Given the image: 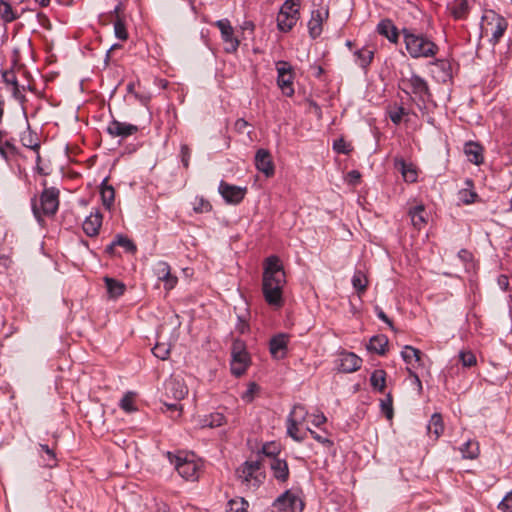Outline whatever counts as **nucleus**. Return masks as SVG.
Listing matches in <instances>:
<instances>
[{
	"label": "nucleus",
	"mask_w": 512,
	"mask_h": 512,
	"mask_svg": "<svg viewBox=\"0 0 512 512\" xmlns=\"http://www.w3.org/2000/svg\"><path fill=\"white\" fill-rule=\"evenodd\" d=\"M408 112L402 106L397 107L395 110L389 112V117L394 124H399L402 121L403 116L407 115Z\"/></svg>",
	"instance_id": "obj_53"
},
{
	"label": "nucleus",
	"mask_w": 512,
	"mask_h": 512,
	"mask_svg": "<svg viewBox=\"0 0 512 512\" xmlns=\"http://www.w3.org/2000/svg\"><path fill=\"white\" fill-rule=\"evenodd\" d=\"M56 440L53 439L48 443H39L36 451L39 455L38 463L43 467L52 468L57 465V456H56Z\"/></svg>",
	"instance_id": "obj_12"
},
{
	"label": "nucleus",
	"mask_w": 512,
	"mask_h": 512,
	"mask_svg": "<svg viewBox=\"0 0 512 512\" xmlns=\"http://www.w3.org/2000/svg\"><path fill=\"white\" fill-rule=\"evenodd\" d=\"M491 26V34L492 37L490 39V42L495 45L499 42L501 37L504 35L508 23L506 19L496 13H493L491 21L487 22V27Z\"/></svg>",
	"instance_id": "obj_19"
},
{
	"label": "nucleus",
	"mask_w": 512,
	"mask_h": 512,
	"mask_svg": "<svg viewBox=\"0 0 512 512\" xmlns=\"http://www.w3.org/2000/svg\"><path fill=\"white\" fill-rule=\"evenodd\" d=\"M4 78L7 82H11L14 85V96L20 100L21 102L24 101V95L23 91L26 89L29 91H32V81L26 80V84H19L16 75L14 74H4Z\"/></svg>",
	"instance_id": "obj_28"
},
{
	"label": "nucleus",
	"mask_w": 512,
	"mask_h": 512,
	"mask_svg": "<svg viewBox=\"0 0 512 512\" xmlns=\"http://www.w3.org/2000/svg\"><path fill=\"white\" fill-rule=\"evenodd\" d=\"M231 357L232 374L237 377L243 375L250 364V356L245 349L244 342L240 340L234 341L232 345Z\"/></svg>",
	"instance_id": "obj_7"
},
{
	"label": "nucleus",
	"mask_w": 512,
	"mask_h": 512,
	"mask_svg": "<svg viewBox=\"0 0 512 512\" xmlns=\"http://www.w3.org/2000/svg\"><path fill=\"white\" fill-rule=\"evenodd\" d=\"M307 431L317 442L322 443L327 446L332 445V442L328 438L321 436L319 433L315 432L314 430L307 428Z\"/></svg>",
	"instance_id": "obj_60"
},
{
	"label": "nucleus",
	"mask_w": 512,
	"mask_h": 512,
	"mask_svg": "<svg viewBox=\"0 0 512 512\" xmlns=\"http://www.w3.org/2000/svg\"><path fill=\"white\" fill-rule=\"evenodd\" d=\"M133 393L128 392L124 395V397L120 400V407L126 412H133L136 410L134 405Z\"/></svg>",
	"instance_id": "obj_46"
},
{
	"label": "nucleus",
	"mask_w": 512,
	"mask_h": 512,
	"mask_svg": "<svg viewBox=\"0 0 512 512\" xmlns=\"http://www.w3.org/2000/svg\"><path fill=\"white\" fill-rule=\"evenodd\" d=\"M114 240H115V243L117 244V246L123 247L127 252H129V253L136 252L135 244L127 237L119 234L115 237Z\"/></svg>",
	"instance_id": "obj_44"
},
{
	"label": "nucleus",
	"mask_w": 512,
	"mask_h": 512,
	"mask_svg": "<svg viewBox=\"0 0 512 512\" xmlns=\"http://www.w3.org/2000/svg\"><path fill=\"white\" fill-rule=\"evenodd\" d=\"M259 387L256 383L252 382L248 385L247 390L242 394L241 398L246 403H250L253 401L255 393L258 391Z\"/></svg>",
	"instance_id": "obj_54"
},
{
	"label": "nucleus",
	"mask_w": 512,
	"mask_h": 512,
	"mask_svg": "<svg viewBox=\"0 0 512 512\" xmlns=\"http://www.w3.org/2000/svg\"><path fill=\"white\" fill-rule=\"evenodd\" d=\"M180 156H181V162L184 166V168L188 169L189 167V161L191 157V149L188 145L182 144L180 148Z\"/></svg>",
	"instance_id": "obj_56"
},
{
	"label": "nucleus",
	"mask_w": 512,
	"mask_h": 512,
	"mask_svg": "<svg viewBox=\"0 0 512 512\" xmlns=\"http://www.w3.org/2000/svg\"><path fill=\"white\" fill-rule=\"evenodd\" d=\"M333 149L337 153L348 155L352 151V146L350 143L346 142L343 138H339L334 141Z\"/></svg>",
	"instance_id": "obj_45"
},
{
	"label": "nucleus",
	"mask_w": 512,
	"mask_h": 512,
	"mask_svg": "<svg viewBox=\"0 0 512 512\" xmlns=\"http://www.w3.org/2000/svg\"><path fill=\"white\" fill-rule=\"evenodd\" d=\"M300 0H286L277 16V27L281 32H289L300 18Z\"/></svg>",
	"instance_id": "obj_4"
},
{
	"label": "nucleus",
	"mask_w": 512,
	"mask_h": 512,
	"mask_svg": "<svg viewBox=\"0 0 512 512\" xmlns=\"http://www.w3.org/2000/svg\"><path fill=\"white\" fill-rule=\"evenodd\" d=\"M362 359L352 352L342 353L339 357L338 369L344 373H352L360 369Z\"/></svg>",
	"instance_id": "obj_18"
},
{
	"label": "nucleus",
	"mask_w": 512,
	"mask_h": 512,
	"mask_svg": "<svg viewBox=\"0 0 512 512\" xmlns=\"http://www.w3.org/2000/svg\"><path fill=\"white\" fill-rule=\"evenodd\" d=\"M165 396L177 402L184 399L188 394V388L185 383L177 378H170L164 384Z\"/></svg>",
	"instance_id": "obj_14"
},
{
	"label": "nucleus",
	"mask_w": 512,
	"mask_h": 512,
	"mask_svg": "<svg viewBox=\"0 0 512 512\" xmlns=\"http://www.w3.org/2000/svg\"><path fill=\"white\" fill-rule=\"evenodd\" d=\"M212 208L211 204L209 203V201H207L206 199H204L203 197H196L195 198V202H194V211L196 213H204V212H208L210 211Z\"/></svg>",
	"instance_id": "obj_51"
},
{
	"label": "nucleus",
	"mask_w": 512,
	"mask_h": 512,
	"mask_svg": "<svg viewBox=\"0 0 512 512\" xmlns=\"http://www.w3.org/2000/svg\"><path fill=\"white\" fill-rule=\"evenodd\" d=\"M248 502L244 498L231 499L227 504V512H248Z\"/></svg>",
	"instance_id": "obj_43"
},
{
	"label": "nucleus",
	"mask_w": 512,
	"mask_h": 512,
	"mask_svg": "<svg viewBox=\"0 0 512 512\" xmlns=\"http://www.w3.org/2000/svg\"><path fill=\"white\" fill-rule=\"evenodd\" d=\"M261 453L263 455L269 457V461H270L272 458H278L277 455L280 453V449H279L278 445H276L273 442L266 443L263 445Z\"/></svg>",
	"instance_id": "obj_47"
},
{
	"label": "nucleus",
	"mask_w": 512,
	"mask_h": 512,
	"mask_svg": "<svg viewBox=\"0 0 512 512\" xmlns=\"http://www.w3.org/2000/svg\"><path fill=\"white\" fill-rule=\"evenodd\" d=\"M102 225V215L100 212L91 213L83 222L82 228L84 233L89 237L98 235Z\"/></svg>",
	"instance_id": "obj_23"
},
{
	"label": "nucleus",
	"mask_w": 512,
	"mask_h": 512,
	"mask_svg": "<svg viewBox=\"0 0 512 512\" xmlns=\"http://www.w3.org/2000/svg\"><path fill=\"white\" fill-rule=\"evenodd\" d=\"M380 406L386 418L391 420L393 418V403L390 394L387 395L386 399L381 400Z\"/></svg>",
	"instance_id": "obj_48"
},
{
	"label": "nucleus",
	"mask_w": 512,
	"mask_h": 512,
	"mask_svg": "<svg viewBox=\"0 0 512 512\" xmlns=\"http://www.w3.org/2000/svg\"><path fill=\"white\" fill-rule=\"evenodd\" d=\"M377 32L386 37L391 43H397L399 32L390 19L381 20L377 25Z\"/></svg>",
	"instance_id": "obj_25"
},
{
	"label": "nucleus",
	"mask_w": 512,
	"mask_h": 512,
	"mask_svg": "<svg viewBox=\"0 0 512 512\" xmlns=\"http://www.w3.org/2000/svg\"><path fill=\"white\" fill-rule=\"evenodd\" d=\"M401 34L405 48L413 59L434 58L439 51L438 45L432 39L415 29L403 28Z\"/></svg>",
	"instance_id": "obj_2"
},
{
	"label": "nucleus",
	"mask_w": 512,
	"mask_h": 512,
	"mask_svg": "<svg viewBox=\"0 0 512 512\" xmlns=\"http://www.w3.org/2000/svg\"><path fill=\"white\" fill-rule=\"evenodd\" d=\"M459 359L464 367H472L476 364V356L471 351H461Z\"/></svg>",
	"instance_id": "obj_50"
},
{
	"label": "nucleus",
	"mask_w": 512,
	"mask_h": 512,
	"mask_svg": "<svg viewBox=\"0 0 512 512\" xmlns=\"http://www.w3.org/2000/svg\"><path fill=\"white\" fill-rule=\"evenodd\" d=\"M388 345V338L384 335L373 336L368 344L370 351L376 352L377 354L383 355L386 352Z\"/></svg>",
	"instance_id": "obj_35"
},
{
	"label": "nucleus",
	"mask_w": 512,
	"mask_h": 512,
	"mask_svg": "<svg viewBox=\"0 0 512 512\" xmlns=\"http://www.w3.org/2000/svg\"><path fill=\"white\" fill-rule=\"evenodd\" d=\"M460 195H461L462 201L466 204L473 203L475 201V199L477 198V194L475 192H471L468 190H462L460 192Z\"/></svg>",
	"instance_id": "obj_59"
},
{
	"label": "nucleus",
	"mask_w": 512,
	"mask_h": 512,
	"mask_svg": "<svg viewBox=\"0 0 512 512\" xmlns=\"http://www.w3.org/2000/svg\"><path fill=\"white\" fill-rule=\"evenodd\" d=\"M375 313L379 319L388 324L391 328H393L392 321L388 318V316L384 313V311L379 307H375Z\"/></svg>",
	"instance_id": "obj_63"
},
{
	"label": "nucleus",
	"mask_w": 512,
	"mask_h": 512,
	"mask_svg": "<svg viewBox=\"0 0 512 512\" xmlns=\"http://www.w3.org/2000/svg\"><path fill=\"white\" fill-rule=\"evenodd\" d=\"M100 193H101L103 205L107 209H110L114 204L115 190L111 185L108 184L107 178H105L101 183Z\"/></svg>",
	"instance_id": "obj_31"
},
{
	"label": "nucleus",
	"mask_w": 512,
	"mask_h": 512,
	"mask_svg": "<svg viewBox=\"0 0 512 512\" xmlns=\"http://www.w3.org/2000/svg\"><path fill=\"white\" fill-rule=\"evenodd\" d=\"M351 282L359 297L365 293L368 286V279L363 271L356 270Z\"/></svg>",
	"instance_id": "obj_33"
},
{
	"label": "nucleus",
	"mask_w": 512,
	"mask_h": 512,
	"mask_svg": "<svg viewBox=\"0 0 512 512\" xmlns=\"http://www.w3.org/2000/svg\"><path fill=\"white\" fill-rule=\"evenodd\" d=\"M154 273L157 276L158 280L164 282V287L166 290H171L177 284V277L171 275L170 266L167 262L159 261L156 263L154 267Z\"/></svg>",
	"instance_id": "obj_16"
},
{
	"label": "nucleus",
	"mask_w": 512,
	"mask_h": 512,
	"mask_svg": "<svg viewBox=\"0 0 512 512\" xmlns=\"http://www.w3.org/2000/svg\"><path fill=\"white\" fill-rule=\"evenodd\" d=\"M39 143H34V153L36 154V171L42 176H48L52 172V165L49 160H45L39 153Z\"/></svg>",
	"instance_id": "obj_29"
},
{
	"label": "nucleus",
	"mask_w": 512,
	"mask_h": 512,
	"mask_svg": "<svg viewBox=\"0 0 512 512\" xmlns=\"http://www.w3.org/2000/svg\"><path fill=\"white\" fill-rule=\"evenodd\" d=\"M218 190L225 201L230 204L240 203L246 194V188L231 185L225 181L220 182Z\"/></svg>",
	"instance_id": "obj_13"
},
{
	"label": "nucleus",
	"mask_w": 512,
	"mask_h": 512,
	"mask_svg": "<svg viewBox=\"0 0 512 512\" xmlns=\"http://www.w3.org/2000/svg\"><path fill=\"white\" fill-rule=\"evenodd\" d=\"M409 216L413 226L421 229L426 223L425 208L423 205H417L409 210Z\"/></svg>",
	"instance_id": "obj_32"
},
{
	"label": "nucleus",
	"mask_w": 512,
	"mask_h": 512,
	"mask_svg": "<svg viewBox=\"0 0 512 512\" xmlns=\"http://www.w3.org/2000/svg\"><path fill=\"white\" fill-rule=\"evenodd\" d=\"M225 422V417L220 413H215L210 416V421L207 423L210 427H219Z\"/></svg>",
	"instance_id": "obj_58"
},
{
	"label": "nucleus",
	"mask_w": 512,
	"mask_h": 512,
	"mask_svg": "<svg viewBox=\"0 0 512 512\" xmlns=\"http://www.w3.org/2000/svg\"><path fill=\"white\" fill-rule=\"evenodd\" d=\"M285 284L286 274L279 257L276 255L267 257L264 261L262 292L268 305L274 308L283 306V288Z\"/></svg>",
	"instance_id": "obj_1"
},
{
	"label": "nucleus",
	"mask_w": 512,
	"mask_h": 512,
	"mask_svg": "<svg viewBox=\"0 0 512 512\" xmlns=\"http://www.w3.org/2000/svg\"><path fill=\"white\" fill-rule=\"evenodd\" d=\"M152 352L153 354L161 359V360H165L168 358L169 354H170V348L168 347V345L164 344V343H157L153 349H152Z\"/></svg>",
	"instance_id": "obj_49"
},
{
	"label": "nucleus",
	"mask_w": 512,
	"mask_h": 512,
	"mask_svg": "<svg viewBox=\"0 0 512 512\" xmlns=\"http://www.w3.org/2000/svg\"><path fill=\"white\" fill-rule=\"evenodd\" d=\"M394 165L401 172L405 181L413 183L417 180L415 168L411 164L406 163L403 158H395Z\"/></svg>",
	"instance_id": "obj_27"
},
{
	"label": "nucleus",
	"mask_w": 512,
	"mask_h": 512,
	"mask_svg": "<svg viewBox=\"0 0 512 512\" xmlns=\"http://www.w3.org/2000/svg\"><path fill=\"white\" fill-rule=\"evenodd\" d=\"M428 432L434 434L437 439L444 431L443 420L440 414L435 413L432 415L427 426Z\"/></svg>",
	"instance_id": "obj_38"
},
{
	"label": "nucleus",
	"mask_w": 512,
	"mask_h": 512,
	"mask_svg": "<svg viewBox=\"0 0 512 512\" xmlns=\"http://www.w3.org/2000/svg\"><path fill=\"white\" fill-rule=\"evenodd\" d=\"M459 451L462 454V457L465 459H475L479 455V444L477 441L468 440L461 447Z\"/></svg>",
	"instance_id": "obj_36"
},
{
	"label": "nucleus",
	"mask_w": 512,
	"mask_h": 512,
	"mask_svg": "<svg viewBox=\"0 0 512 512\" xmlns=\"http://www.w3.org/2000/svg\"><path fill=\"white\" fill-rule=\"evenodd\" d=\"M138 130V126L116 119H113L107 126V132L112 137L127 138L136 134Z\"/></svg>",
	"instance_id": "obj_15"
},
{
	"label": "nucleus",
	"mask_w": 512,
	"mask_h": 512,
	"mask_svg": "<svg viewBox=\"0 0 512 512\" xmlns=\"http://www.w3.org/2000/svg\"><path fill=\"white\" fill-rule=\"evenodd\" d=\"M421 351L419 349H416L412 346L406 345L404 349L401 352V356L403 360L411 366L410 368H414L413 362L417 363L418 365H421Z\"/></svg>",
	"instance_id": "obj_30"
},
{
	"label": "nucleus",
	"mask_w": 512,
	"mask_h": 512,
	"mask_svg": "<svg viewBox=\"0 0 512 512\" xmlns=\"http://www.w3.org/2000/svg\"><path fill=\"white\" fill-rule=\"evenodd\" d=\"M464 152L471 163L480 165L483 162V149L478 143L467 142L464 146Z\"/></svg>",
	"instance_id": "obj_26"
},
{
	"label": "nucleus",
	"mask_w": 512,
	"mask_h": 512,
	"mask_svg": "<svg viewBox=\"0 0 512 512\" xmlns=\"http://www.w3.org/2000/svg\"><path fill=\"white\" fill-rule=\"evenodd\" d=\"M432 65L436 66L442 72V80L445 81L447 78H451L452 69L449 61L445 59H435L431 62Z\"/></svg>",
	"instance_id": "obj_42"
},
{
	"label": "nucleus",
	"mask_w": 512,
	"mask_h": 512,
	"mask_svg": "<svg viewBox=\"0 0 512 512\" xmlns=\"http://www.w3.org/2000/svg\"><path fill=\"white\" fill-rule=\"evenodd\" d=\"M277 85L282 93L287 97L294 95L293 81L294 73L291 64L287 61L280 60L276 62Z\"/></svg>",
	"instance_id": "obj_8"
},
{
	"label": "nucleus",
	"mask_w": 512,
	"mask_h": 512,
	"mask_svg": "<svg viewBox=\"0 0 512 512\" xmlns=\"http://www.w3.org/2000/svg\"><path fill=\"white\" fill-rule=\"evenodd\" d=\"M288 335L284 333L277 334L270 339L269 351L273 358L283 359L287 353Z\"/></svg>",
	"instance_id": "obj_17"
},
{
	"label": "nucleus",
	"mask_w": 512,
	"mask_h": 512,
	"mask_svg": "<svg viewBox=\"0 0 512 512\" xmlns=\"http://www.w3.org/2000/svg\"><path fill=\"white\" fill-rule=\"evenodd\" d=\"M215 26L221 32V38L226 44L225 51L234 53L239 47V40L234 37V29L228 19H220L215 22Z\"/></svg>",
	"instance_id": "obj_11"
},
{
	"label": "nucleus",
	"mask_w": 512,
	"mask_h": 512,
	"mask_svg": "<svg viewBox=\"0 0 512 512\" xmlns=\"http://www.w3.org/2000/svg\"><path fill=\"white\" fill-rule=\"evenodd\" d=\"M327 421L326 416L321 413L317 415H313L312 424L316 427H320L322 424H324Z\"/></svg>",
	"instance_id": "obj_64"
},
{
	"label": "nucleus",
	"mask_w": 512,
	"mask_h": 512,
	"mask_svg": "<svg viewBox=\"0 0 512 512\" xmlns=\"http://www.w3.org/2000/svg\"><path fill=\"white\" fill-rule=\"evenodd\" d=\"M402 85L404 92L414 94L422 103L428 101L431 96L427 82L417 74H413L408 79H403Z\"/></svg>",
	"instance_id": "obj_9"
},
{
	"label": "nucleus",
	"mask_w": 512,
	"mask_h": 512,
	"mask_svg": "<svg viewBox=\"0 0 512 512\" xmlns=\"http://www.w3.org/2000/svg\"><path fill=\"white\" fill-rule=\"evenodd\" d=\"M41 185L43 190L39 197V208L34 203V218L43 226L44 219L42 215L53 217L58 211L60 190L55 186H49L46 179L42 180Z\"/></svg>",
	"instance_id": "obj_3"
},
{
	"label": "nucleus",
	"mask_w": 512,
	"mask_h": 512,
	"mask_svg": "<svg viewBox=\"0 0 512 512\" xmlns=\"http://www.w3.org/2000/svg\"><path fill=\"white\" fill-rule=\"evenodd\" d=\"M371 386L382 392L386 385V372L382 369L375 370L370 377Z\"/></svg>",
	"instance_id": "obj_39"
},
{
	"label": "nucleus",
	"mask_w": 512,
	"mask_h": 512,
	"mask_svg": "<svg viewBox=\"0 0 512 512\" xmlns=\"http://www.w3.org/2000/svg\"><path fill=\"white\" fill-rule=\"evenodd\" d=\"M262 463L259 460L246 461L238 470V477L248 487L257 489L264 481L265 474L262 472Z\"/></svg>",
	"instance_id": "obj_5"
},
{
	"label": "nucleus",
	"mask_w": 512,
	"mask_h": 512,
	"mask_svg": "<svg viewBox=\"0 0 512 512\" xmlns=\"http://www.w3.org/2000/svg\"><path fill=\"white\" fill-rule=\"evenodd\" d=\"M298 425L300 424L292 419H287V434L296 442H302L306 438V432H301Z\"/></svg>",
	"instance_id": "obj_40"
},
{
	"label": "nucleus",
	"mask_w": 512,
	"mask_h": 512,
	"mask_svg": "<svg viewBox=\"0 0 512 512\" xmlns=\"http://www.w3.org/2000/svg\"><path fill=\"white\" fill-rule=\"evenodd\" d=\"M167 457L182 478L191 481L198 479L201 465L193 458L174 455L171 452L167 453Z\"/></svg>",
	"instance_id": "obj_6"
},
{
	"label": "nucleus",
	"mask_w": 512,
	"mask_h": 512,
	"mask_svg": "<svg viewBox=\"0 0 512 512\" xmlns=\"http://www.w3.org/2000/svg\"><path fill=\"white\" fill-rule=\"evenodd\" d=\"M105 284L107 288V292L111 298H118L123 295L125 291V285L113 278L106 277Z\"/></svg>",
	"instance_id": "obj_37"
},
{
	"label": "nucleus",
	"mask_w": 512,
	"mask_h": 512,
	"mask_svg": "<svg viewBox=\"0 0 512 512\" xmlns=\"http://www.w3.org/2000/svg\"><path fill=\"white\" fill-rule=\"evenodd\" d=\"M502 512H512V491L508 492L498 505Z\"/></svg>",
	"instance_id": "obj_55"
},
{
	"label": "nucleus",
	"mask_w": 512,
	"mask_h": 512,
	"mask_svg": "<svg viewBox=\"0 0 512 512\" xmlns=\"http://www.w3.org/2000/svg\"><path fill=\"white\" fill-rule=\"evenodd\" d=\"M0 15L6 20L11 21L14 19V16L12 14L11 6L4 2L0 1Z\"/></svg>",
	"instance_id": "obj_57"
},
{
	"label": "nucleus",
	"mask_w": 512,
	"mask_h": 512,
	"mask_svg": "<svg viewBox=\"0 0 512 512\" xmlns=\"http://www.w3.org/2000/svg\"><path fill=\"white\" fill-rule=\"evenodd\" d=\"M21 142L28 149H32V132L30 131L29 125H28V130L21 137Z\"/></svg>",
	"instance_id": "obj_62"
},
{
	"label": "nucleus",
	"mask_w": 512,
	"mask_h": 512,
	"mask_svg": "<svg viewBox=\"0 0 512 512\" xmlns=\"http://www.w3.org/2000/svg\"><path fill=\"white\" fill-rule=\"evenodd\" d=\"M324 16H328V10L312 11L311 19L308 22V29L312 38L318 37L322 32V21Z\"/></svg>",
	"instance_id": "obj_24"
},
{
	"label": "nucleus",
	"mask_w": 512,
	"mask_h": 512,
	"mask_svg": "<svg viewBox=\"0 0 512 512\" xmlns=\"http://www.w3.org/2000/svg\"><path fill=\"white\" fill-rule=\"evenodd\" d=\"M273 507L284 512H302L304 503L297 495L287 490L275 499Z\"/></svg>",
	"instance_id": "obj_10"
},
{
	"label": "nucleus",
	"mask_w": 512,
	"mask_h": 512,
	"mask_svg": "<svg viewBox=\"0 0 512 512\" xmlns=\"http://www.w3.org/2000/svg\"><path fill=\"white\" fill-rule=\"evenodd\" d=\"M307 416L308 412L305 407L301 404H296L289 413L287 419H292L293 421L302 424L306 420Z\"/></svg>",
	"instance_id": "obj_41"
},
{
	"label": "nucleus",
	"mask_w": 512,
	"mask_h": 512,
	"mask_svg": "<svg viewBox=\"0 0 512 512\" xmlns=\"http://www.w3.org/2000/svg\"><path fill=\"white\" fill-rule=\"evenodd\" d=\"M114 31H115V35L118 39L126 40L128 38V33L126 30L125 23L120 18H118L114 23Z\"/></svg>",
	"instance_id": "obj_52"
},
{
	"label": "nucleus",
	"mask_w": 512,
	"mask_h": 512,
	"mask_svg": "<svg viewBox=\"0 0 512 512\" xmlns=\"http://www.w3.org/2000/svg\"><path fill=\"white\" fill-rule=\"evenodd\" d=\"M255 165L256 168L265 174V176L270 177L274 174V165L271 159L270 153L265 149H259L255 155Z\"/></svg>",
	"instance_id": "obj_20"
},
{
	"label": "nucleus",
	"mask_w": 512,
	"mask_h": 512,
	"mask_svg": "<svg viewBox=\"0 0 512 512\" xmlns=\"http://www.w3.org/2000/svg\"><path fill=\"white\" fill-rule=\"evenodd\" d=\"M447 10L455 20H465L470 12L468 0H453L447 5Z\"/></svg>",
	"instance_id": "obj_22"
},
{
	"label": "nucleus",
	"mask_w": 512,
	"mask_h": 512,
	"mask_svg": "<svg viewBox=\"0 0 512 512\" xmlns=\"http://www.w3.org/2000/svg\"><path fill=\"white\" fill-rule=\"evenodd\" d=\"M354 56L356 64L361 68L366 69L373 60L374 52L368 48H362L357 50L354 53Z\"/></svg>",
	"instance_id": "obj_34"
},
{
	"label": "nucleus",
	"mask_w": 512,
	"mask_h": 512,
	"mask_svg": "<svg viewBox=\"0 0 512 512\" xmlns=\"http://www.w3.org/2000/svg\"><path fill=\"white\" fill-rule=\"evenodd\" d=\"M272 473L273 477L281 483H284L289 478V467L284 459L280 458H272L268 463Z\"/></svg>",
	"instance_id": "obj_21"
},
{
	"label": "nucleus",
	"mask_w": 512,
	"mask_h": 512,
	"mask_svg": "<svg viewBox=\"0 0 512 512\" xmlns=\"http://www.w3.org/2000/svg\"><path fill=\"white\" fill-rule=\"evenodd\" d=\"M163 405L166 407L167 411L177 412V417L181 415L182 406L177 401L175 403L163 401Z\"/></svg>",
	"instance_id": "obj_61"
}]
</instances>
